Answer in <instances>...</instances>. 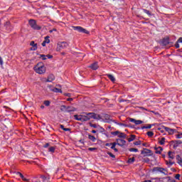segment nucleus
I'll use <instances>...</instances> for the list:
<instances>
[{"label": "nucleus", "instance_id": "1", "mask_svg": "<svg viewBox=\"0 0 182 182\" xmlns=\"http://www.w3.org/2000/svg\"><path fill=\"white\" fill-rule=\"evenodd\" d=\"M34 70L38 75H43L46 73V67L42 63H38L35 67Z\"/></svg>", "mask_w": 182, "mask_h": 182}, {"label": "nucleus", "instance_id": "2", "mask_svg": "<svg viewBox=\"0 0 182 182\" xmlns=\"http://www.w3.org/2000/svg\"><path fill=\"white\" fill-rule=\"evenodd\" d=\"M82 122H88L90 119H97V115L94 112H82Z\"/></svg>", "mask_w": 182, "mask_h": 182}, {"label": "nucleus", "instance_id": "3", "mask_svg": "<svg viewBox=\"0 0 182 182\" xmlns=\"http://www.w3.org/2000/svg\"><path fill=\"white\" fill-rule=\"evenodd\" d=\"M68 46H69V44L66 41L58 42L57 43L56 50L57 52H60L62 49H66Z\"/></svg>", "mask_w": 182, "mask_h": 182}, {"label": "nucleus", "instance_id": "4", "mask_svg": "<svg viewBox=\"0 0 182 182\" xmlns=\"http://www.w3.org/2000/svg\"><path fill=\"white\" fill-rule=\"evenodd\" d=\"M28 23L31 28H32V29H34V31H41V29H42V27L36 24V21H35L34 19L29 20Z\"/></svg>", "mask_w": 182, "mask_h": 182}, {"label": "nucleus", "instance_id": "5", "mask_svg": "<svg viewBox=\"0 0 182 182\" xmlns=\"http://www.w3.org/2000/svg\"><path fill=\"white\" fill-rule=\"evenodd\" d=\"M153 171H156L158 173H162V174H164L165 176H167V174H168L167 169L161 168V167H155L153 168Z\"/></svg>", "mask_w": 182, "mask_h": 182}, {"label": "nucleus", "instance_id": "6", "mask_svg": "<svg viewBox=\"0 0 182 182\" xmlns=\"http://www.w3.org/2000/svg\"><path fill=\"white\" fill-rule=\"evenodd\" d=\"M141 154H142L144 157H150L153 156V153L151 152V150L148 149H144V150L141 151Z\"/></svg>", "mask_w": 182, "mask_h": 182}, {"label": "nucleus", "instance_id": "7", "mask_svg": "<svg viewBox=\"0 0 182 182\" xmlns=\"http://www.w3.org/2000/svg\"><path fill=\"white\" fill-rule=\"evenodd\" d=\"M74 31H77V32H81V33H89V31L81 26H73Z\"/></svg>", "mask_w": 182, "mask_h": 182}, {"label": "nucleus", "instance_id": "8", "mask_svg": "<svg viewBox=\"0 0 182 182\" xmlns=\"http://www.w3.org/2000/svg\"><path fill=\"white\" fill-rule=\"evenodd\" d=\"M4 27L6 28V31H8V32H11V31H12V29H14V26L12 25H11V22H9V21H6L4 23Z\"/></svg>", "mask_w": 182, "mask_h": 182}, {"label": "nucleus", "instance_id": "9", "mask_svg": "<svg viewBox=\"0 0 182 182\" xmlns=\"http://www.w3.org/2000/svg\"><path fill=\"white\" fill-rule=\"evenodd\" d=\"M162 128L164 129L165 131L168 133V134H174V132H176V129H171V128H168L167 127L163 126Z\"/></svg>", "mask_w": 182, "mask_h": 182}, {"label": "nucleus", "instance_id": "10", "mask_svg": "<svg viewBox=\"0 0 182 182\" xmlns=\"http://www.w3.org/2000/svg\"><path fill=\"white\" fill-rule=\"evenodd\" d=\"M48 87L51 90V92H54L55 93H62L61 89L53 87L52 85H49Z\"/></svg>", "mask_w": 182, "mask_h": 182}, {"label": "nucleus", "instance_id": "11", "mask_svg": "<svg viewBox=\"0 0 182 182\" xmlns=\"http://www.w3.org/2000/svg\"><path fill=\"white\" fill-rule=\"evenodd\" d=\"M89 68H90V69H92V70H97V69H99V64L97 62H95L92 64H91Z\"/></svg>", "mask_w": 182, "mask_h": 182}, {"label": "nucleus", "instance_id": "12", "mask_svg": "<svg viewBox=\"0 0 182 182\" xmlns=\"http://www.w3.org/2000/svg\"><path fill=\"white\" fill-rule=\"evenodd\" d=\"M117 145L123 147L126 144V140L122 139H117Z\"/></svg>", "mask_w": 182, "mask_h": 182}, {"label": "nucleus", "instance_id": "13", "mask_svg": "<svg viewBox=\"0 0 182 182\" xmlns=\"http://www.w3.org/2000/svg\"><path fill=\"white\" fill-rule=\"evenodd\" d=\"M129 122H131L132 123H134V124H143V121L141 120H136L133 118H130L129 119Z\"/></svg>", "mask_w": 182, "mask_h": 182}, {"label": "nucleus", "instance_id": "14", "mask_svg": "<svg viewBox=\"0 0 182 182\" xmlns=\"http://www.w3.org/2000/svg\"><path fill=\"white\" fill-rule=\"evenodd\" d=\"M161 43L164 46H167V45L170 43V38H164L161 41Z\"/></svg>", "mask_w": 182, "mask_h": 182}, {"label": "nucleus", "instance_id": "15", "mask_svg": "<svg viewBox=\"0 0 182 182\" xmlns=\"http://www.w3.org/2000/svg\"><path fill=\"white\" fill-rule=\"evenodd\" d=\"M30 46H33L31 50H36V49H38V44L35 43V41H31Z\"/></svg>", "mask_w": 182, "mask_h": 182}, {"label": "nucleus", "instance_id": "16", "mask_svg": "<svg viewBox=\"0 0 182 182\" xmlns=\"http://www.w3.org/2000/svg\"><path fill=\"white\" fill-rule=\"evenodd\" d=\"M47 79L48 82H53V80H55V75H53V74H50Z\"/></svg>", "mask_w": 182, "mask_h": 182}, {"label": "nucleus", "instance_id": "17", "mask_svg": "<svg viewBox=\"0 0 182 182\" xmlns=\"http://www.w3.org/2000/svg\"><path fill=\"white\" fill-rule=\"evenodd\" d=\"M74 119L75 120H77L78 122H82V115H77V114H75L74 115Z\"/></svg>", "mask_w": 182, "mask_h": 182}, {"label": "nucleus", "instance_id": "18", "mask_svg": "<svg viewBox=\"0 0 182 182\" xmlns=\"http://www.w3.org/2000/svg\"><path fill=\"white\" fill-rule=\"evenodd\" d=\"M70 112H76V108L70 106L67 107V113H70Z\"/></svg>", "mask_w": 182, "mask_h": 182}, {"label": "nucleus", "instance_id": "19", "mask_svg": "<svg viewBox=\"0 0 182 182\" xmlns=\"http://www.w3.org/2000/svg\"><path fill=\"white\" fill-rule=\"evenodd\" d=\"M155 150L156 154H161V152L163 151V148L161 146H159L157 148H155Z\"/></svg>", "mask_w": 182, "mask_h": 182}, {"label": "nucleus", "instance_id": "20", "mask_svg": "<svg viewBox=\"0 0 182 182\" xmlns=\"http://www.w3.org/2000/svg\"><path fill=\"white\" fill-rule=\"evenodd\" d=\"M41 181H43V182H49V177H47V176H41L40 177Z\"/></svg>", "mask_w": 182, "mask_h": 182}, {"label": "nucleus", "instance_id": "21", "mask_svg": "<svg viewBox=\"0 0 182 182\" xmlns=\"http://www.w3.org/2000/svg\"><path fill=\"white\" fill-rule=\"evenodd\" d=\"M176 160H177L178 164H179V166H181V167H182V159H181V156H180L179 155L176 156Z\"/></svg>", "mask_w": 182, "mask_h": 182}, {"label": "nucleus", "instance_id": "22", "mask_svg": "<svg viewBox=\"0 0 182 182\" xmlns=\"http://www.w3.org/2000/svg\"><path fill=\"white\" fill-rule=\"evenodd\" d=\"M55 150H56V146H50L48 148L49 153H55Z\"/></svg>", "mask_w": 182, "mask_h": 182}, {"label": "nucleus", "instance_id": "23", "mask_svg": "<svg viewBox=\"0 0 182 182\" xmlns=\"http://www.w3.org/2000/svg\"><path fill=\"white\" fill-rule=\"evenodd\" d=\"M127 135H126V134L123 133V132H119L118 137H119L120 139H126Z\"/></svg>", "mask_w": 182, "mask_h": 182}, {"label": "nucleus", "instance_id": "24", "mask_svg": "<svg viewBox=\"0 0 182 182\" xmlns=\"http://www.w3.org/2000/svg\"><path fill=\"white\" fill-rule=\"evenodd\" d=\"M88 139L91 140V141H96V137H95L93 135L88 134Z\"/></svg>", "mask_w": 182, "mask_h": 182}, {"label": "nucleus", "instance_id": "25", "mask_svg": "<svg viewBox=\"0 0 182 182\" xmlns=\"http://www.w3.org/2000/svg\"><path fill=\"white\" fill-rule=\"evenodd\" d=\"M107 77L112 81L114 82L116 80V78L112 75L108 74Z\"/></svg>", "mask_w": 182, "mask_h": 182}, {"label": "nucleus", "instance_id": "26", "mask_svg": "<svg viewBox=\"0 0 182 182\" xmlns=\"http://www.w3.org/2000/svg\"><path fill=\"white\" fill-rule=\"evenodd\" d=\"M60 110L61 112H66L68 110V107H66V105H61L60 106Z\"/></svg>", "mask_w": 182, "mask_h": 182}, {"label": "nucleus", "instance_id": "27", "mask_svg": "<svg viewBox=\"0 0 182 182\" xmlns=\"http://www.w3.org/2000/svg\"><path fill=\"white\" fill-rule=\"evenodd\" d=\"M60 129H62V130H64V132H70V129L65 128V126H63V124H60Z\"/></svg>", "mask_w": 182, "mask_h": 182}, {"label": "nucleus", "instance_id": "28", "mask_svg": "<svg viewBox=\"0 0 182 182\" xmlns=\"http://www.w3.org/2000/svg\"><path fill=\"white\" fill-rule=\"evenodd\" d=\"M136 139V135H131L129 138H128V141L130 143V141H133Z\"/></svg>", "mask_w": 182, "mask_h": 182}, {"label": "nucleus", "instance_id": "29", "mask_svg": "<svg viewBox=\"0 0 182 182\" xmlns=\"http://www.w3.org/2000/svg\"><path fill=\"white\" fill-rule=\"evenodd\" d=\"M168 156L169 157V159H171L172 160L174 159V153L169 151L168 153Z\"/></svg>", "mask_w": 182, "mask_h": 182}, {"label": "nucleus", "instance_id": "30", "mask_svg": "<svg viewBox=\"0 0 182 182\" xmlns=\"http://www.w3.org/2000/svg\"><path fill=\"white\" fill-rule=\"evenodd\" d=\"M143 12H144V14H146V15H148L149 16H151V13L150 12V11L147 10V9H142Z\"/></svg>", "mask_w": 182, "mask_h": 182}, {"label": "nucleus", "instance_id": "31", "mask_svg": "<svg viewBox=\"0 0 182 182\" xmlns=\"http://www.w3.org/2000/svg\"><path fill=\"white\" fill-rule=\"evenodd\" d=\"M166 143V138L163 137L159 141V144L161 146H164V144Z\"/></svg>", "mask_w": 182, "mask_h": 182}, {"label": "nucleus", "instance_id": "32", "mask_svg": "<svg viewBox=\"0 0 182 182\" xmlns=\"http://www.w3.org/2000/svg\"><path fill=\"white\" fill-rule=\"evenodd\" d=\"M134 160H135L134 157L129 158L128 159V163H129V164H132L134 163Z\"/></svg>", "mask_w": 182, "mask_h": 182}, {"label": "nucleus", "instance_id": "33", "mask_svg": "<svg viewBox=\"0 0 182 182\" xmlns=\"http://www.w3.org/2000/svg\"><path fill=\"white\" fill-rule=\"evenodd\" d=\"M129 151L131 152H134V153H137V151H139V149H136V148H130Z\"/></svg>", "mask_w": 182, "mask_h": 182}, {"label": "nucleus", "instance_id": "34", "mask_svg": "<svg viewBox=\"0 0 182 182\" xmlns=\"http://www.w3.org/2000/svg\"><path fill=\"white\" fill-rule=\"evenodd\" d=\"M49 36H46L45 37V40H44V42L47 43H50V40L49 39Z\"/></svg>", "mask_w": 182, "mask_h": 182}, {"label": "nucleus", "instance_id": "35", "mask_svg": "<svg viewBox=\"0 0 182 182\" xmlns=\"http://www.w3.org/2000/svg\"><path fill=\"white\" fill-rule=\"evenodd\" d=\"M43 104L45 105V106H50V101L49 100H46L43 102Z\"/></svg>", "mask_w": 182, "mask_h": 182}, {"label": "nucleus", "instance_id": "36", "mask_svg": "<svg viewBox=\"0 0 182 182\" xmlns=\"http://www.w3.org/2000/svg\"><path fill=\"white\" fill-rule=\"evenodd\" d=\"M146 134L149 137H153V136H154V133L153 132H148Z\"/></svg>", "mask_w": 182, "mask_h": 182}, {"label": "nucleus", "instance_id": "37", "mask_svg": "<svg viewBox=\"0 0 182 182\" xmlns=\"http://www.w3.org/2000/svg\"><path fill=\"white\" fill-rule=\"evenodd\" d=\"M21 178H22L23 181L29 182V179L25 178L23 175H21Z\"/></svg>", "mask_w": 182, "mask_h": 182}, {"label": "nucleus", "instance_id": "38", "mask_svg": "<svg viewBox=\"0 0 182 182\" xmlns=\"http://www.w3.org/2000/svg\"><path fill=\"white\" fill-rule=\"evenodd\" d=\"M90 127H93L94 129L97 128V125H96V124H92L90 122Z\"/></svg>", "mask_w": 182, "mask_h": 182}, {"label": "nucleus", "instance_id": "39", "mask_svg": "<svg viewBox=\"0 0 182 182\" xmlns=\"http://www.w3.org/2000/svg\"><path fill=\"white\" fill-rule=\"evenodd\" d=\"M134 146H140L141 144V141H136L134 143Z\"/></svg>", "mask_w": 182, "mask_h": 182}, {"label": "nucleus", "instance_id": "40", "mask_svg": "<svg viewBox=\"0 0 182 182\" xmlns=\"http://www.w3.org/2000/svg\"><path fill=\"white\" fill-rule=\"evenodd\" d=\"M107 154L109 155V156L112 157V159H115L116 156H114L113 154H112L111 152H107Z\"/></svg>", "mask_w": 182, "mask_h": 182}, {"label": "nucleus", "instance_id": "41", "mask_svg": "<svg viewBox=\"0 0 182 182\" xmlns=\"http://www.w3.org/2000/svg\"><path fill=\"white\" fill-rule=\"evenodd\" d=\"M120 134V132L119 131L112 132V134H113V136H117V134Z\"/></svg>", "mask_w": 182, "mask_h": 182}, {"label": "nucleus", "instance_id": "42", "mask_svg": "<svg viewBox=\"0 0 182 182\" xmlns=\"http://www.w3.org/2000/svg\"><path fill=\"white\" fill-rule=\"evenodd\" d=\"M40 58H41V59L43 60H46V55H41Z\"/></svg>", "mask_w": 182, "mask_h": 182}, {"label": "nucleus", "instance_id": "43", "mask_svg": "<svg viewBox=\"0 0 182 182\" xmlns=\"http://www.w3.org/2000/svg\"><path fill=\"white\" fill-rule=\"evenodd\" d=\"M176 139H182V133L176 135Z\"/></svg>", "mask_w": 182, "mask_h": 182}, {"label": "nucleus", "instance_id": "44", "mask_svg": "<svg viewBox=\"0 0 182 182\" xmlns=\"http://www.w3.org/2000/svg\"><path fill=\"white\" fill-rule=\"evenodd\" d=\"M50 146V144L46 143V144L43 145L44 149H48Z\"/></svg>", "mask_w": 182, "mask_h": 182}, {"label": "nucleus", "instance_id": "45", "mask_svg": "<svg viewBox=\"0 0 182 182\" xmlns=\"http://www.w3.org/2000/svg\"><path fill=\"white\" fill-rule=\"evenodd\" d=\"M0 65L1 66L4 65V60L2 59V57L0 56Z\"/></svg>", "mask_w": 182, "mask_h": 182}, {"label": "nucleus", "instance_id": "46", "mask_svg": "<svg viewBox=\"0 0 182 182\" xmlns=\"http://www.w3.org/2000/svg\"><path fill=\"white\" fill-rule=\"evenodd\" d=\"M180 177H181V175L178 173L175 176L176 180H180Z\"/></svg>", "mask_w": 182, "mask_h": 182}, {"label": "nucleus", "instance_id": "47", "mask_svg": "<svg viewBox=\"0 0 182 182\" xmlns=\"http://www.w3.org/2000/svg\"><path fill=\"white\" fill-rule=\"evenodd\" d=\"M166 164L167 165H170V166H173V164H174V162H173V161H166Z\"/></svg>", "mask_w": 182, "mask_h": 182}, {"label": "nucleus", "instance_id": "48", "mask_svg": "<svg viewBox=\"0 0 182 182\" xmlns=\"http://www.w3.org/2000/svg\"><path fill=\"white\" fill-rule=\"evenodd\" d=\"M41 82H48V78L43 77L41 79Z\"/></svg>", "mask_w": 182, "mask_h": 182}, {"label": "nucleus", "instance_id": "49", "mask_svg": "<svg viewBox=\"0 0 182 182\" xmlns=\"http://www.w3.org/2000/svg\"><path fill=\"white\" fill-rule=\"evenodd\" d=\"M176 144H182L181 140H176L175 141Z\"/></svg>", "mask_w": 182, "mask_h": 182}, {"label": "nucleus", "instance_id": "50", "mask_svg": "<svg viewBox=\"0 0 182 182\" xmlns=\"http://www.w3.org/2000/svg\"><path fill=\"white\" fill-rule=\"evenodd\" d=\"M105 132L106 130H105L103 127H101V133H102V134H106Z\"/></svg>", "mask_w": 182, "mask_h": 182}, {"label": "nucleus", "instance_id": "51", "mask_svg": "<svg viewBox=\"0 0 182 182\" xmlns=\"http://www.w3.org/2000/svg\"><path fill=\"white\" fill-rule=\"evenodd\" d=\"M46 58H48V59H52V58H53V55H46Z\"/></svg>", "mask_w": 182, "mask_h": 182}, {"label": "nucleus", "instance_id": "52", "mask_svg": "<svg viewBox=\"0 0 182 182\" xmlns=\"http://www.w3.org/2000/svg\"><path fill=\"white\" fill-rule=\"evenodd\" d=\"M178 43H182V37L179 38L177 41Z\"/></svg>", "mask_w": 182, "mask_h": 182}, {"label": "nucleus", "instance_id": "53", "mask_svg": "<svg viewBox=\"0 0 182 182\" xmlns=\"http://www.w3.org/2000/svg\"><path fill=\"white\" fill-rule=\"evenodd\" d=\"M175 48H176V49H178V48H180V44H178V43H176L175 44Z\"/></svg>", "mask_w": 182, "mask_h": 182}, {"label": "nucleus", "instance_id": "54", "mask_svg": "<svg viewBox=\"0 0 182 182\" xmlns=\"http://www.w3.org/2000/svg\"><path fill=\"white\" fill-rule=\"evenodd\" d=\"M88 150L90 151H95V150H96V148H89Z\"/></svg>", "mask_w": 182, "mask_h": 182}, {"label": "nucleus", "instance_id": "55", "mask_svg": "<svg viewBox=\"0 0 182 182\" xmlns=\"http://www.w3.org/2000/svg\"><path fill=\"white\" fill-rule=\"evenodd\" d=\"M105 146H106L107 147H110V146H112V143H107V144H105Z\"/></svg>", "mask_w": 182, "mask_h": 182}, {"label": "nucleus", "instance_id": "56", "mask_svg": "<svg viewBox=\"0 0 182 182\" xmlns=\"http://www.w3.org/2000/svg\"><path fill=\"white\" fill-rule=\"evenodd\" d=\"M118 124H119V126H124V127H127V125H126V124L119 123Z\"/></svg>", "mask_w": 182, "mask_h": 182}, {"label": "nucleus", "instance_id": "57", "mask_svg": "<svg viewBox=\"0 0 182 182\" xmlns=\"http://www.w3.org/2000/svg\"><path fill=\"white\" fill-rule=\"evenodd\" d=\"M152 124H149L148 126H146V129H151Z\"/></svg>", "mask_w": 182, "mask_h": 182}, {"label": "nucleus", "instance_id": "58", "mask_svg": "<svg viewBox=\"0 0 182 182\" xmlns=\"http://www.w3.org/2000/svg\"><path fill=\"white\" fill-rule=\"evenodd\" d=\"M73 100V98H68L67 102H72Z\"/></svg>", "mask_w": 182, "mask_h": 182}, {"label": "nucleus", "instance_id": "59", "mask_svg": "<svg viewBox=\"0 0 182 182\" xmlns=\"http://www.w3.org/2000/svg\"><path fill=\"white\" fill-rule=\"evenodd\" d=\"M158 130H160L161 133H164V130L161 129V128H158Z\"/></svg>", "mask_w": 182, "mask_h": 182}, {"label": "nucleus", "instance_id": "60", "mask_svg": "<svg viewBox=\"0 0 182 182\" xmlns=\"http://www.w3.org/2000/svg\"><path fill=\"white\" fill-rule=\"evenodd\" d=\"M117 144V142H113L112 143V145L116 147V145Z\"/></svg>", "mask_w": 182, "mask_h": 182}, {"label": "nucleus", "instance_id": "61", "mask_svg": "<svg viewBox=\"0 0 182 182\" xmlns=\"http://www.w3.org/2000/svg\"><path fill=\"white\" fill-rule=\"evenodd\" d=\"M46 43L45 41L42 43V46H46Z\"/></svg>", "mask_w": 182, "mask_h": 182}, {"label": "nucleus", "instance_id": "62", "mask_svg": "<svg viewBox=\"0 0 182 182\" xmlns=\"http://www.w3.org/2000/svg\"><path fill=\"white\" fill-rule=\"evenodd\" d=\"M65 96H67V97H70V93L65 94Z\"/></svg>", "mask_w": 182, "mask_h": 182}, {"label": "nucleus", "instance_id": "63", "mask_svg": "<svg viewBox=\"0 0 182 182\" xmlns=\"http://www.w3.org/2000/svg\"><path fill=\"white\" fill-rule=\"evenodd\" d=\"M116 148V146H114V145H111V149H112V150H114V149H115Z\"/></svg>", "mask_w": 182, "mask_h": 182}, {"label": "nucleus", "instance_id": "64", "mask_svg": "<svg viewBox=\"0 0 182 182\" xmlns=\"http://www.w3.org/2000/svg\"><path fill=\"white\" fill-rule=\"evenodd\" d=\"M16 174L20 176V177H21V175H23L21 172H16Z\"/></svg>", "mask_w": 182, "mask_h": 182}]
</instances>
